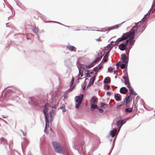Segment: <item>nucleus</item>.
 Segmentation results:
<instances>
[{
  "instance_id": "32",
  "label": "nucleus",
  "mask_w": 155,
  "mask_h": 155,
  "mask_svg": "<svg viewBox=\"0 0 155 155\" xmlns=\"http://www.w3.org/2000/svg\"><path fill=\"white\" fill-rule=\"evenodd\" d=\"M108 57L105 58V57H104L102 61H103L104 62H105L107 61V58Z\"/></svg>"
},
{
  "instance_id": "21",
  "label": "nucleus",
  "mask_w": 155,
  "mask_h": 155,
  "mask_svg": "<svg viewBox=\"0 0 155 155\" xmlns=\"http://www.w3.org/2000/svg\"><path fill=\"white\" fill-rule=\"evenodd\" d=\"M119 25H116L115 26L110 28H109V30L110 31L112 29L118 28L119 27Z\"/></svg>"
},
{
  "instance_id": "17",
  "label": "nucleus",
  "mask_w": 155,
  "mask_h": 155,
  "mask_svg": "<svg viewBox=\"0 0 155 155\" xmlns=\"http://www.w3.org/2000/svg\"><path fill=\"white\" fill-rule=\"evenodd\" d=\"M95 79V76H94L91 78L89 82V85H93L94 84V81Z\"/></svg>"
},
{
  "instance_id": "40",
  "label": "nucleus",
  "mask_w": 155,
  "mask_h": 155,
  "mask_svg": "<svg viewBox=\"0 0 155 155\" xmlns=\"http://www.w3.org/2000/svg\"><path fill=\"white\" fill-rule=\"evenodd\" d=\"M102 68V65H101L100 66H99L98 67V70H99L101 69V68Z\"/></svg>"
},
{
  "instance_id": "5",
  "label": "nucleus",
  "mask_w": 155,
  "mask_h": 155,
  "mask_svg": "<svg viewBox=\"0 0 155 155\" xmlns=\"http://www.w3.org/2000/svg\"><path fill=\"white\" fill-rule=\"evenodd\" d=\"M132 29L129 32H127L125 34H124L122 37L119 38L117 40L118 42L124 40H125L127 38H130V34L132 33Z\"/></svg>"
},
{
  "instance_id": "28",
  "label": "nucleus",
  "mask_w": 155,
  "mask_h": 155,
  "mask_svg": "<svg viewBox=\"0 0 155 155\" xmlns=\"http://www.w3.org/2000/svg\"><path fill=\"white\" fill-rule=\"evenodd\" d=\"M132 109L131 108L129 109V108H127L126 109V111L127 112L130 113L132 111Z\"/></svg>"
},
{
  "instance_id": "38",
  "label": "nucleus",
  "mask_w": 155,
  "mask_h": 155,
  "mask_svg": "<svg viewBox=\"0 0 155 155\" xmlns=\"http://www.w3.org/2000/svg\"><path fill=\"white\" fill-rule=\"evenodd\" d=\"M100 104H101V105L102 107L104 106L105 105V104L103 102H101V103Z\"/></svg>"
},
{
  "instance_id": "42",
  "label": "nucleus",
  "mask_w": 155,
  "mask_h": 155,
  "mask_svg": "<svg viewBox=\"0 0 155 155\" xmlns=\"http://www.w3.org/2000/svg\"><path fill=\"white\" fill-rule=\"evenodd\" d=\"M21 132H22L24 135L25 136L26 135V134H27V132H24L22 130H21Z\"/></svg>"
},
{
  "instance_id": "9",
  "label": "nucleus",
  "mask_w": 155,
  "mask_h": 155,
  "mask_svg": "<svg viewBox=\"0 0 155 155\" xmlns=\"http://www.w3.org/2000/svg\"><path fill=\"white\" fill-rule=\"evenodd\" d=\"M133 97V95H127L126 101V105L130 104V102L132 101Z\"/></svg>"
},
{
  "instance_id": "34",
  "label": "nucleus",
  "mask_w": 155,
  "mask_h": 155,
  "mask_svg": "<svg viewBox=\"0 0 155 155\" xmlns=\"http://www.w3.org/2000/svg\"><path fill=\"white\" fill-rule=\"evenodd\" d=\"M123 105V104H121L120 105H117V108H119L120 107H121Z\"/></svg>"
},
{
  "instance_id": "19",
  "label": "nucleus",
  "mask_w": 155,
  "mask_h": 155,
  "mask_svg": "<svg viewBox=\"0 0 155 155\" xmlns=\"http://www.w3.org/2000/svg\"><path fill=\"white\" fill-rule=\"evenodd\" d=\"M123 121L122 120H119L117 121L116 123V125L117 126L119 127L120 126V127L123 125Z\"/></svg>"
},
{
  "instance_id": "46",
  "label": "nucleus",
  "mask_w": 155,
  "mask_h": 155,
  "mask_svg": "<svg viewBox=\"0 0 155 155\" xmlns=\"http://www.w3.org/2000/svg\"><path fill=\"white\" fill-rule=\"evenodd\" d=\"M126 98H125L124 99V101H123H123H122V102H121V103H124V102H125V100H126Z\"/></svg>"
},
{
  "instance_id": "47",
  "label": "nucleus",
  "mask_w": 155,
  "mask_h": 155,
  "mask_svg": "<svg viewBox=\"0 0 155 155\" xmlns=\"http://www.w3.org/2000/svg\"><path fill=\"white\" fill-rule=\"evenodd\" d=\"M91 74H92L93 73V72H91L90 73Z\"/></svg>"
},
{
  "instance_id": "44",
  "label": "nucleus",
  "mask_w": 155,
  "mask_h": 155,
  "mask_svg": "<svg viewBox=\"0 0 155 155\" xmlns=\"http://www.w3.org/2000/svg\"><path fill=\"white\" fill-rule=\"evenodd\" d=\"M27 155H31V152H29L28 153Z\"/></svg>"
},
{
  "instance_id": "1",
  "label": "nucleus",
  "mask_w": 155,
  "mask_h": 155,
  "mask_svg": "<svg viewBox=\"0 0 155 155\" xmlns=\"http://www.w3.org/2000/svg\"><path fill=\"white\" fill-rule=\"evenodd\" d=\"M139 23H136L135 25L132 28V33L130 34V37L129 38V41L130 44L131 45H133L134 44L135 41L134 40V36L135 35V32L138 29H140V31H143L145 29V27L143 26L142 28H140V25H138Z\"/></svg>"
},
{
  "instance_id": "14",
  "label": "nucleus",
  "mask_w": 155,
  "mask_h": 155,
  "mask_svg": "<svg viewBox=\"0 0 155 155\" xmlns=\"http://www.w3.org/2000/svg\"><path fill=\"white\" fill-rule=\"evenodd\" d=\"M114 98L115 100L117 101H120L121 100L120 95L118 94H115Z\"/></svg>"
},
{
  "instance_id": "11",
  "label": "nucleus",
  "mask_w": 155,
  "mask_h": 155,
  "mask_svg": "<svg viewBox=\"0 0 155 155\" xmlns=\"http://www.w3.org/2000/svg\"><path fill=\"white\" fill-rule=\"evenodd\" d=\"M124 78L125 79L124 82V84L127 85V87H128L131 86L129 79L125 77H124Z\"/></svg>"
},
{
  "instance_id": "6",
  "label": "nucleus",
  "mask_w": 155,
  "mask_h": 155,
  "mask_svg": "<svg viewBox=\"0 0 155 155\" xmlns=\"http://www.w3.org/2000/svg\"><path fill=\"white\" fill-rule=\"evenodd\" d=\"M128 42L129 40H127L124 43L120 44L119 46V49L121 51L125 50Z\"/></svg>"
},
{
  "instance_id": "26",
  "label": "nucleus",
  "mask_w": 155,
  "mask_h": 155,
  "mask_svg": "<svg viewBox=\"0 0 155 155\" xmlns=\"http://www.w3.org/2000/svg\"><path fill=\"white\" fill-rule=\"evenodd\" d=\"M38 31L39 30L38 28H36V27H35L33 30L34 32L36 34H37L38 33Z\"/></svg>"
},
{
  "instance_id": "27",
  "label": "nucleus",
  "mask_w": 155,
  "mask_h": 155,
  "mask_svg": "<svg viewBox=\"0 0 155 155\" xmlns=\"http://www.w3.org/2000/svg\"><path fill=\"white\" fill-rule=\"evenodd\" d=\"M126 64H121V65H120V68L122 69L125 68L126 67Z\"/></svg>"
},
{
  "instance_id": "13",
  "label": "nucleus",
  "mask_w": 155,
  "mask_h": 155,
  "mask_svg": "<svg viewBox=\"0 0 155 155\" xmlns=\"http://www.w3.org/2000/svg\"><path fill=\"white\" fill-rule=\"evenodd\" d=\"M67 47L70 51H76V48L73 46L68 45Z\"/></svg>"
},
{
  "instance_id": "45",
  "label": "nucleus",
  "mask_w": 155,
  "mask_h": 155,
  "mask_svg": "<svg viewBox=\"0 0 155 155\" xmlns=\"http://www.w3.org/2000/svg\"><path fill=\"white\" fill-rule=\"evenodd\" d=\"M28 35L30 36V35H32V34L30 33L28 34Z\"/></svg>"
},
{
  "instance_id": "10",
  "label": "nucleus",
  "mask_w": 155,
  "mask_h": 155,
  "mask_svg": "<svg viewBox=\"0 0 155 155\" xmlns=\"http://www.w3.org/2000/svg\"><path fill=\"white\" fill-rule=\"evenodd\" d=\"M121 59L123 62L127 64L128 62V59L127 58L126 55L122 54L121 55Z\"/></svg>"
},
{
  "instance_id": "2",
  "label": "nucleus",
  "mask_w": 155,
  "mask_h": 155,
  "mask_svg": "<svg viewBox=\"0 0 155 155\" xmlns=\"http://www.w3.org/2000/svg\"><path fill=\"white\" fill-rule=\"evenodd\" d=\"M52 144L55 152L62 154L65 153L64 149L61 147L58 143L56 142H53Z\"/></svg>"
},
{
  "instance_id": "4",
  "label": "nucleus",
  "mask_w": 155,
  "mask_h": 155,
  "mask_svg": "<svg viewBox=\"0 0 155 155\" xmlns=\"http://www.w3.org/2000/svg\"><path fill=\"white\" fill-rule=\"evenodd\" d=\"M83 98V95L81 94L80 96H76L75 97V101L77 103L75 106L77 108H78L81 103Z\"/></svg>"
},
{
  "instance_id": "36",
  "label": "nucleus",
  "mask_w": 155,
  "mask_h": 155,
  "mask_svg": "<svg viewBox=\"0 0 155 155\" xmlns=\"http://www.w3.org/2000/svg\"><path fill=\"white\" fill-rule=\"evenodd\" d=\"M113 68H109L108 69V71L110 72H112L113 71Z\"/></svg>"
},
{
  "instance_id": "24",
  "label": "nucleus",
  "mask_w": 155,
  "mask_h": 155,
  "mask_svg": "<svg viewBox=\"0 0 155 155\" xmlns=\"http://www.w3.org/2000/svg\"><path fill=\"white\" fill-rule=\"evenodd\" d=\"M0 141H1L2 142L3 141L4 142V143H5V144L7 143L6 140L3 137H2L0 139Z\"/></svg>"
},
{
  "instance_id": "15",
  "label": "nucleus",
  "mask_w": 155,
  "mask_h": 155,
  "mask_svg": "<svg viewBox=\"0 0 155 155\" xmlns=\"http://www.w3.org/2000/svg\"><path fill=\"white\" fill-rule=\"evenodd\" d=\"M128 88H129V90L130 91V93L129 95H133L134 94H136V93L134 91L133 89L132 88L131 86H130V87H128Z\"/></svg>"
},
{
  "instance_id": "35",
  "label": "nucleus",
  "mask_w": 155,
  "mask_h": 155,
  "mask_svg": "<svg viewBox=\"0 0 155 155\" xmlns=\"http://www.w3.org/2000/svg\"><path fill=\"white\" fill-rule=\"evenodd\" d=\"M108 54H109V52L108 51V52H107L105 55H104V57H105V58H106V57H108Z\"/></svg>"
},
{
  "instance_id": "22",
  "label": "nucleus",
  "mask_w": 155,
  "mask_h": 155,
  "mask_svg": "<svg viewBox=\"0 0 155 155\" xmlns=\"http://www.w3.org/2000/svg\"><path fill=\"white\" fill-rule=\"evenodd\" d=\"M110 79L109 78H107L105 79L104 81V82L105 84L110 83Z\"/></svg>"
},
{
  "instance_id": "41",
  "label": "nucleus",
  "mask_w": 155,
  "mask_h": 155,
  "mask_svg": "<svg viewBox=\"0 0 155 155\" xmlns=\"http://www.w3.org/2000/svg\"><path fill=\"white\" fill-rule=\"evenodd\" d=\"M99 110L101 113H102L103 112V110L102 109H99Z\"/></svg>"
},
{
  "instance_id": "33",
  "label": "nucleus",
  "mask_w": 155,
  "mask_h": 155,
  "mask_svg": "<svg viewBox=\"0 0 155 155\" xmlns=\"http://www.w3.org/2000/svg\"><path fill=\"white\" fill-rule=\"evenodd\" d=\"M87 71V72L86 73V76L87 77H90V73L88 71Z\"/></svg>"
},
{
  "instance_id": "7",
  "label": "nucleus",
  "mask_w": 155,
  "mask_h": 155,
  "mask_svg": "<svg viewBox=\"0 0 155 155\" xmlns=\"http://www.w3.org/2000/svg\"><path fill=\"white\" fill-rule=\"evenodd\" d=\"M102 57V55H101V56L100 57L97 58L96 59H95L94 60V62L91 63L89 65L87 66L86 68L89 69L93 67L94 66V63H97L100 60H101Z\"/></svg>"
},
{
  "instance_id": "29",
  "label": "nucleus",
  "mask_w": 155,
  "mask_h": 155,
  "mask_svg": "<svg viewBox=\"0 0 155 155\" xmlns=\"http://www.w3.org/2000/svg\"><path fill=\"white\" fill-rule=\"evenodd\" d=\"M74 81V78L73 77L72 78V79L70 82V83H71L70 86H72V85L73 84Z\"/></svg>"
},
{
  "instance_id": "8",
  "label": "nucleus",
  "mask_w": 155,
  "mask_h": 155,
  "mask_svg": "<svg viewBox=\"0 0 155 155\" xmlns=\"http://www.w3.org/2000/svg\"><path fill=\"white\" fill-rule=\"evenodd\" d=\"M12 8H9L7 11V14L9 18L12 17L15 15V13Z\"/></svg>"
},
{
  "instance_id": "16",
  "label": "nucleus",
  "mask_w": 155,
  "mask_h": 155,
  "mask_svg": "<svg viewBox=\"0 0 155 155\" xmlns=\"http://www.w3.org/2000/svg\"><path fill=\"white\" fill-rule=\"evenodd\" d=\"M97 99L95 97H92L90 102L91 104H95L97 101Z\"/></svg>"
},
{
  "instance_id": "25",
  "label": "nucleus",
  "mask_w": 155,
  "mask_h": 155,
  "mask_svg": "<svg viewBox=\"0 0 155 155\" xmlns=\"http://www.w3.org/2000/svg\"><path fill=\"white\" fill-rule=\"evenodd\" d=\"M54 111L52 110L50 112V115L51 117H52L53 115H54Z\"/></svg>"
},
{
  "instance_id": "23",
  "label": "nucleus",
  "mask_w": 155,
  "mask_h": 155,
  "mask_svg": "<svg viewBox=\"0 0 155 155\" xmlns=\"http://www.w3.org/2000/svg\"><path fill=\"white\" fill-rule=\"evenodd\" d=\"M91 108L92 109L98 108L97 106V105L92 104L91 105Z\"/></svg>"
},
{
  "instance_id": "3",
  "label": "nucleus",
  "mask_w": 155,
  "mask_h": 155,
  "mask_svg": "<svg viewBox=\"0 0 155 155\" xmlns=\"http://www.w3.org/2000/svg\"><path fill=\"white\" fill-rule=\"evenodd\" d=\"M48 106H49V105L48 103L45 104V105L44 109V110H43V112L45 115V121H46L45 127L44 131L45 130H46L47 123H48L49 116H48V114L47 113Z\"/></svg>"
},
{
  "instance_id": "37",
  "label": "nucleus",
  "mask_w": 155,
  "mask_h": 155,
  "mask_svg": "<svg viewBox=\"0 0 155 155\" xmlns=\"http://www.w3.org/2000/svg\"><path fill=\"white\" fill-rule=\"evenodd\" d=\"M110 86L109 85H107L106 86V88L107 89V90H108L110 88Z\"/></svg>"
},
{
  "instance_id": "48",
  "label": "nucleus",
  "mask_w": 155,
  "mask_h": 155,
  "mask_svg": "<svg viewBox=\"0 0 155 155\" xmlns=\"http://www.w3.org/2000/svg\"><path fill=\"white\" fill-rule=\"evenodd\" d=\"M155 114H154V116H155Z\"/></svg>"
},
{
  "instance_id": "12",
  "label": "nucleus",
  "mask_w": 155,
  "mask_h": 155,
  "mask_svg": "<svg viewBox=\"0 0 155 155\" xmlns=\"http://www.w3.org/2000/svg\"><path fill=\"white\" fill-rule=\"evenodd\" d=\"M120 92L123 94H125L128 92V90L125 87H122L120 90Z\"/></svg>"
},
{
  "instance_id": "43",
  "label": "nucleus",
  "mask_w": 155,
  "mask_h": 155,
  "mask_svg": "<svg viewBox=\"0 0 155 155\" xmlns=\"http://www.w3.org/2000/svg\"><path fill=\"white\" fill-rule=\"evenodd\" d=\"M107 94L108 95H110V92H107Z\"/></svg>"
},
{
  "instance_id": "20",
  "label": "nucleus",
  "mask_w": 155,
  "mask_h": 155,
  "mask_svg": "<svg viewBox=\"0 0 155 155\" xmlns=\"http://www.w3.org/2000/svg\"><path fill=\"white\" fill-rule=\"evenodd\" d=\"M28 140L25 139V140L23 143L22 144V146L26 147L28 145Z\"/></svg>"
},
{
  "instance_id": "39",
  "label": "nucleus",
  "mask_w": 155,
  "mask_h": 155,
  "mask_svg": "<svg viewBox=\"0 0 155 155\" xmlns=\"http://www.w3.org/2000/svg\"><path fill=\"white\" fill-rule=\"evenodd\" d=\"M101 41V39H100V38H97V39H96V41H98V42H100V41Z\"/></svg>"
},
{
  "instance_id": "18",
  "label": "nucleus",
  "mask_w": 155,
  "mask_h": 155,
  "mask_svg": "<svg viewBox=\"0 0 155 155\" xmlns=\"http://www.w3.org/2000/svg\"><path fill=\"white\" fill-rule=\"evenodd\" d=\"M117 132V130L115 129H114L113 130H112L111 131L110 134L112 135V137H114L115 136Z\"/></svg>"
},
{
  "instance_id": "31",
  "label": "nucleus",
  "mask_w": 155,
  "mask_h": 155,
  "mask_svg": "<svg viewBox=\"0 0 155 155\" xmlns=\"http://www.w3.org/2000/svg\"><path fill=\"white\" fill-rule=\"evenodd\" d=\"M83 74L82 73H81V72H80L79 75V76L78 79H81V77L83 76Z\"/></svg>"
},
{
  "instance_id": "30",
  "label": "nucleus",
  "mask_w": 155,
  "mask_h": 155,
  "mask_svg": "<svg viewBox=\"0 0 155 155\" xmlns=\"http://www.w3.org/2000/svg\"><path fill=\"white\" fill-rule=\"evenodd\" d=\"M93 70L94 71L97 72L96 73V74H97V73L98 71V67H95V68H94Z\"/></svg>"
}]
</instances>
